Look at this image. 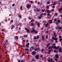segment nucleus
<instances>
[{
    "label": "nucleus",
    "mask_w": 62,
    "mask_h": 62,
    "mask_svg": "<svg viewBox=\"0 0 62 62\" xmlns=\"http://www.w3.org/2000/svg\"><path fill=\"white\" fill-rule=\"evenodd\" d=\"M34 32L35 34H36L38 33V31H36V30L34 29L32 30V31H31V33H32V32Z\"/></svg>",
    "instance_id": "f257e3e1"
},
{
    "label": "nucleus",
    "mask_w": 62,
    "mask_h": 62,
    "mask_svg": "<svg viewBox=\"0 0 62 62\" xmlns=\"http://www.w3.org/2000/svg\"><path fill=\"white\" fill-rule=\"evenodd\" d=\"M58 11L60 13H62V8L60 9Z\"/></svg>",
    "instance_id": "f03ea898"
},
{
    "label": "nucleus",
    "mask_w": 62,
    "mask_h": 62,
    "mask_svg": "<svg viewBox=\"0 0 62 62\" xmlns=\"http://www.w3.org/2000/svg\"><path fill=\"white\" fill-rule=\"evenodd\" d=\"M53 47L54 48V49H55L56 50H57L59 49V47H58V46L57 47H56V46H53Z\"/></svg>",
    "instance_id": "7ed1b4c3"
},
{
    "label": "nucleus",
    "mask_w": 62,
    "mask_h": 62,
    "mask_svg": "<svg viewBox=\"0 0 62 62\" xmlns=\"http://www.w3.org/2000/svg\"><path fill=\"white\" fill-rule=\"evenodd\" d=\"M31 7V5L27 4V8H29Z\"/></svg>",
    "instance_id": "20e7f679"
},
{
    "label": "nucleus",
    "mask_w": 62,
    "mask_h": 62,
    "mask_svg": "<svg viewBox=\"0 0 62 62\" xmlns=\"http://www.w3.org/2000/svg\"><path fill=\"white\" fill-rule=\"evenodd\" d=\"M55 56L57 59V58H59V56H58V54L56 55Z\"/></svg>",
    "instance_id": "39448f33"
},
{
    "label": "nucleus",
    "mask_w": 62,
    "mask_h": 62,
    "mask_svg": "<svg viewBox=\"0 0 62 62\" xmlns=\"http://www.w3.org/2000/svg\"><path fill=\"white\" fill-rule=\"evenodd\" d=\"M32 55H35V54H36V52L34 51L32 52Z\"/></svg>",
    "instance_id": "423d86ee"
},
{
    "label": "nucleus",
    "mask_w": 62,
    "mask_h": 62,
    "mask_svg": "<svg viewBox=\"0 0 62 62\" xmlns=\"http://www.w3.org/2000/svg\"><path fill=\"white\" fill-rule=\"evenodd\" d=\"M39 55H36L35 57V58H36L37 59H39Z\"/></svg>",
    "instance_id": "0eeeda50"
},
{
    "label": "nucleus",
    "mask_w": 62,
    "mask_h": 62,
    "mask_svg": "<svg viewBox=\"0 0 62 62\" xmlns=\"http://www.w3.org/2000/svg\"><path fill=\"white\" fill-rule=\"evenodd\" d=\"M47 13H51V11L49 10H47Z\"/></svg>",
    "instance_id": "6e6552de"
},
{
    "label": "nucleus",
    "mask_w": 62,
    "mask_h": 62,
    "mask_svg": "<svg viewBox=\"0 0 62 62\" xmlns=\"http://www.w3.org/2000/svg\"><path fill=\"white\" fill-rule=\"evenodd\" d=\"M62 48H61V47H60V48L59 49V52H60V53H61V52H62Z\"/></svg>",
    "instance_id": "1a4fd4ad"
},
{
    "label": "nucleus",
    "mask_w": 62,
    "mask_h": 62,
    "mask_svg": "<svg viewBox=\"0 0 62 62\" xmlns=\"http://www.w3.org/2000/svg\"><path fill=\"white\" fill-rule=\"evenodd\" d=\"M37 24L38 27H39V26H40V24L39 23V22H38Z\"/></svg>",
    "instance_id": "9d476101"
},
{
    "label": "nucleus",
    "mask_w": 62,
    "mask_h": 62,
    "mask_svg": "<svg viewBox=\"0 0 62 62\" xmlns=\"http://www.w3.org/2000/svg\"><path fill=\"white\" fill-rule=\"evenodd\" d=\"M27 32L28 33H30V31H29V29H27Z\"/></svg>",
    "instance_id": "9b49d317"
},
{
    "label": "nucleus",
    "mask_w": 62,
    "mask_h": 62,
    "mask_svg": "<svg viewBox=\"0 0 62 62\" xmlns=\"http://www.w3.org/2000/svg\"><path fill=\"white\" fill-rule=\"evenodd\" d=\"M49 22L50 23H52V20H50L49 21Z\"/></svg>",
    "instance_id": "f8f14e48"
},
{
    "label": "nucleus",
    "mask_w": 62,
    "mask_h": 62,
    "mask_svg": "<svg viewBox=\"0 0 62 62\" xmlns=\"http://www.w3.org/2000/svg\"><path fill=\"white\" fill-rule=\"evenodd\" d=\"M42 39H43V40H44V35L43 36H42Z\"/></svg>",
    "instance_id": "ddd939ff"
},
{
    "label": "nucleus",
    "mask_w": 62,
    "mask_h": 62,
    "mask_svg": "<svg viewBox=\"0 0 62 62\" xmlns=\"http://www.w3.org/2000/svg\"><path fill=\"white\" fill-rule=\"evenodd\" d=\"M49 24V23H47L46 24H45V25L46 26V28L47 26H48V24Z\"/></svg>",
    "instance_id": "4468645a"
},
{
    "label": "nucleus",
    "mask_w": 62,
    "mask_h": 62,
    "mask_svg": "<svg viewBox=\"0 0 62 62\" xmlns=\"http://www.w3.org/2000/svg\"><path fill=\"white\" fill-rule=\"evenodd\" d=\"M59 40L60 41V42H62V38H60L59 39Z\"/></svg>",
    "instance_id": "2eb2a0df"
},
{
    "label": "nucleus",
    "mask_w": 62,
    "mask_h": 62,
    "mask_svg": "<svg viewBox=\"0 0 62 62\" xmlns=\"http://www.w3.org/2000/svg\"><path fill=\"white\" fill-rule=\"evenodd\" d=\"M53 47V46H52V47H51V46H49L48 47V49H51V48H52Z\"/></svg>",
    "instance_id": "dca6fc26"
},
{
    "label": "nucleus",
    "mask_w": 62,
    "mask_h": 62,
    "mask_svg": "<svg viewBox=\"0 0 62 62\" xmlns=\"http://www.w3.org/2000/svg\"><path fill=\"white\" fill-rule=\"evenodd\" d=\"M54 22H56V21H57V19L56 18H55L54 19Z\"/></svg>",
    "instance_id": "f3484780"
},
{
    "label": "nucleus",
    "mask_w": 62,
    "mask_h": 62,
    "mask_svg": "<svg viewBox=\"0 0 62 62\" xmlns=\"http://www.w3.org/2000/svg\"><path fill=\"white\" fill-rule=\"evenodd\" d=\"M50 45V43H49L48 44H47V47H49V46Z\"/></svg>",
    "instance_id": "a211bd4d"
},
{
    "label": "nucleus",
    "mask_w": 62,
    "mask_h": 62,
    "mask_svg": "<svg viewBox=\"0 0 62 62\" xmlns=\"http://www.w3.org/2000/svg\"><path fill=\"white\" fill-rule=\"evenodd\" d=\"M15 38L16 39H18V36H16L15 37Z\"/></svg>",
    "instance_id": "6ab92c4d"
},
{
    "label": "nucleus",
    "mask_w": 62,
    "mask_h": 62,
    "mask_svg": "<svg viewBox=\"0 0 62 62\" xmlns=\"http://www.w3.org/2000/svg\"><path fill=\"white\" fill-rule=\"evenodd\" d=\"M21 47H24V45H23L21 46Z\"/></svg>",
    "instance_id": "aec40b11"
},
{
    "label": "nucleus",
    "mask_w": 62,
    "mask_h": 62,
    "mask_svg": "<svg viewBox=\"0 0 62 62\" xmlns=\"http://www.w3.org/2000/svg\"><path fill=\"white\" fill-rule=\"evenodd\" d=\"M38 18L39 19H41V17H40V16H39L38 17Z\"/></svg>",
    "instance_id": "412c9836"
},
{
    "label": "nucleus",
    "mask_w": 62,
    "mask_h": 62,
    "mask_svg": "<svg viewBox=\"0 0 62 62\" xmlns=\"http://www.w3.org/2000/svg\"><path fill=\"white\" fill-rule=\"evenodd\" d=\"M24 38H27V35H24Z\"/></svg>",
    "instance_id": "4be33fe9"
},
{
    "label": "nucleus",
    "mask_w": 62,
    "mask_h": 62,
    "mask_svg": "<svg viewBox=\"0 0 62 62\" xmlns=\"http://www.w3.org/2000/svg\"><path fill=\"white\" fill-rule=\"evenodd\" d=\"M41 11H42V12H44V11H45V9H44V10L42 9L41 10Z\"/></svg>",
    "instance_id": "5701e85b"
},
{
    "label": "nucleus",
    "mask_w": 62,
    "mask_h": 62,
    "mask_svg": "<svg viewBox=\"0 0 62 62\" xmlns=\"http://www.w3.org/2000/svg\"><path fill=\"white\" fill-rule=\"evenodd\" d=\"M20 8V10H22L23 8V7L22 6H21Z\"/></svg>",
    "instance_id": "b1692460"
},
{
    "label": "nucleus",
    "mask_w": 62,
    "mask_h": 62,
    "mask_svg": "<svg viewBox=\"0 0 62 62\" xmlns=\"http://www.w3.org/2000/svg\"><path fill=\"white\" fill-rule=\"evenodd\" d=\"M18 17H19V18H22V16H21L20 15H19L18 16Z\"/></svg>",
    "instance_id": "393cba45"
},
{
    "label": "nucleus",
    "mask_w": 62,
    "mask_h": 62,
    "mask_svg": "<svg viewBox=\"0 0 62 62\" xmlns=\"http://www.w3.org/2000/svg\"><path fill=\"white\" fill-rule=\"evenodd\" d=\"M25 50H26V51H29V49H26Z\"/></svg>",
    "instance_id": "a878e982"
},
{
    "label": "nucleus",
    "mask_w": 62,
    "mask_h": 62,
    "mask_svg": "<svg viewBox=\"0 0 62 62\" xmlns=\"http://www.w3.org/2000/svg\"><path fill=\"white\" fill-rule=\"evenodd\" d=\"M39 35H38L37 36V39H38V38H39Z\"/></svg>",
    "instance_id": "bb28decb"
},
{
    "label": "nucleus",
    "mask_w": 62,
    "mask_h": 62,
    "mask_svg": "<svg viewBox=\"0 0 62 62\" xmlns=\"http://www.w3.org/2000/svg\"><path fill=\"white\" fill-rule=\"evenodd\" d=\"M55 40H57V39L56 38H55V39H54Z\"/></svg>",
    "instance_id": "cd10ccee"
},
{
    "label": "nucleus",
    "mask_w": 62,
    "mask_h": 62,
    "mask_svg": "<svg viewBox=\"0 0 62 62\" xmlns=\"http://www.w3.org/2000/svg\"><path fill=\"white\" fill-rule=\"evenodd\" d=\"M28 19L29 20H31V19H32V18L31 17H29L28 18Z\"/></svg>",
    "instance_id": "c85d7f7f"
},
{
    "label": "nucleus",
    "mask_w": 62,
    "mask_h": 62,
    "mask_svg": "<svg viewBox=\"0 0 62 62\" xmlns=\"http://www.w3.org/2000/svg\"><path fill=\"white\" fill-rule=\"evenodd\" d=\"M34 21V19H33L32 20H31V21L30 22L31 23L32 22H33Z\"/></svg>",
    "instance_id": "c756f323"
},
{
    "label": "nucleus",
    "mask_w": 62,
    "mask_h": 62,
    "mask_svg": "<svg viewBox=\"0 0 62 62\" xmlns=\"http://www.w3.org/2000/svg\"><path fill=\"white\" fill-rule=\"evenodd\" d=\"M58 23H60V21L59 20H58L57 21Z\"/></svg>",
    "instance_id": "7c9ffc66"
},
{
    "label": "nucleus",
    "mask_w": 62,
    "mask_h": 62,
    "mask_svg": "<svg viewBox=\"0 0 62 62\" xmlns=\"http://www.w3.org/2000/svg\"><path fill=\"white\" fill-rule=\"evenodd\" d=\"M37 48H35L34 49L35 51H37Z\"/></svg>",
    "instance_id": "2f4dec72"
},
{
    "label": "nucleus",
    "mask_w": 62,
    "mask_h": 62,
    "mask_svg": "<svg viewBox=\"0 0 62 62\" xmlns=\"http://www.w3.org/2000/svg\"><path fill=\"white\" fill-rule=\"evenodd\" d=\"M42 14L40 16V17L41 18V17H42Z\"/></svg>",
    "instance_id": "473e14b6"
},
{
    "label": "nucleus",
    "mask_w": 62,
    "mask_h": 62,
    "mask_svg": "<svg viewBox=\"0 0 62 62\" xmlns=\"http://www.w3.org/2000/svg\"><path fill=\"white\" fill-rule=\"evenodd\" d=\"M43 15H46V14H45V13H44L43 14H42Z\"/></svg>",
    "instance_id": "72a5a7b5"
},
{
    "label": "nucleus",
    "mask_w": 62,
    "mask_h": 62,
    "mask_svg": "<svg viewBox=\"0 0 62 62\" xmlns=\"http://www.w3.org/2000/svg\"><path fill=\"white\" fill-rule=\"evenodd\" d=\"M50 1H48L47 4H50Z\"/></svg>",
    "instance_id": "f704fd0d"
},
{
    "label": "nucleus",
    "mask_w": 62,
    "mask_h": 62,
    "mask_svg": "<svg viewBox=\"0 0 62 62\" xmlns=\"http://www.w3.org/2000/svg\"><path fill=\"white\" fill-rule=\"evenodd\" d=\"M43 51H44V49H42L41 50V52H43Z\"/></svg>",
    "instance_id": "c9c22d12"
},
{
    "label": "nucleus",
    "mask_w": 62,
    "mask_h": 62,
    "mask_svg": "<svg viewBox=\"0 0 62 62\" xmlns=\"http://www.w3.org/2000/svg\"><path fill=\"white\" fill-rule=\"evenodd\" d=\"M54 60H55V61H58V60L56 59H54Z\"/></svg>",
    "instance_id": "e433bc0d"
},
{
    "label": "nucleus",
    "mask_w": 62,
    "mask_h": 62,
    "mask_svg": "<svg viewBox=\"0 0 62 62\" xmlns=\"http://www.w3.org/2000/svg\"><path fill=\"white\" fill-rule=\"evenodd\" d=\"M26 47H29V46L28 45L26 44Z\"/></svg>",
    "instance_id": "4c0bfd02"
},
{
    "label": "nucleus",
    "mask_w": 62,
    "mask_h": 62,
    "mask_svg": "<svg viewBox=\"0 0 62 62\" xmlns=\"http://www.w3.org/2000/svg\"><path fill=\"white\" fill-rule=\"evenodd\" d=\"M50 52H51V51L50 50H49L48 51V53H48V54H50Z\"/></svg>",
    "instance_id": "58836bf2"
},
{
    "label": "nucleus",
    "mask_w": 62,
    "mask_h": 62,
    "mask_svg": "<svg viewBox=\"0 0 62 62\" xmlns=\"http://www.w3.org/2000/svg\"><path fill=\"white\" fill-rule=\"evenodd\" d=\"M15 6V4H13L12 5V6L13 7H14Z\"/></svg>",
    "instance_id": "ea45409f"
},
{
    "label": "nucleus",
    "mask_w": 62,
    "mask_h": 62,
    "mask_svg": "<svg viewBox=\"0 0 62 62\" xmlns=\"http://www.w3.org/2000/svg\"><path fill=\"white\" fill-rule=\"evenodd\" d=\"M13 27H14V26H13L11 28V29H13Z\"/></svg>",
    "instance_id": "a19ab883"
},
{
    "label": "nucleus",
    "mask_w": 62,
    "mask_h": 62,
    "mask_svg": "<svg viewBox=\"0 0 62 62\" xmlns=\"http://www.w3.org/2000/svg\"><path fill=\"white\" fill-rule=\"evenodd\" d=\"M46 7L47 8H49V7L48 6H46Z\"/></svg>",
    "instance_id": "79ce46f5"
},
{
    "label": "nucleus",
    "mask_w": 62,
    "mask_h": 62,
    "mask_svg": "<svg viewBox=\"0 0 62 62\" xmlns=\"http://www.w3.org/2000/svg\"><path fill=\"white\" fill-rule=\"evenodd\" d=\"M11 23H13V20H11Z\"/></svg>",
    "instance_id": "37998d69"
},
{
    "label": "nucleus",
    "mask_w": 62,
    "mask_h": 62,
    "mask_svg": "<svg viewBox=\"0 0 62 62\" xmlns=\"http://www.w3.org/2000/svg\"><path fill=\"white\" fill-rule=\"evenodd\" d=\"M51 12H53V11H54V9H52V10H51Z\"/></svg>",
    "instance_id": "c03bdc74"
},
{
    "label": "nucleus",
    "mask_w": 62,
    "mask_h": 62,
    "mask_svg": "<svg viewBox=\"0 0 62 62\" xmlns=\"http://www.w3.org/2000/svg\"><path fill=\"white\" fill-rule=\"evenodd\" d=\"M31 25H32V26H34V24H33V23H31Z\"/></svg>",
    "instance_id": "a18cd8bd"
},
{
    "label": "nucleus",
    "mask_w": 62,
    "mask_h": 62,
    "mask_svg": "<svg viewBox=\"0 0 62 62\" xmlns=\"http://www.w3.org/2000/svg\"><path fill=\"white\" fill-rule=\"evenodd\" d=\"M47 16H50V14H49V13H47Z\"/></svg>",
    "instance_id": "49530a36"
},
{
    "label": "nucleus",
    "mask_w": 62,
    "mask_h": 62,
    "mask_svg": "<svg viewBox=\"0 0 62 62\" xmlns=\"http://www.w3.org/2000/svg\"><path fill=\"white\" fill-rule=\"evenodd\" d=\"M53 33H54V35H55V33L53 31Z\"/></svg>",
    "instance_id": "de8ad7c7"
},
{
    "label": "nucleus",
    "mask_w": 62,
    "mask_h": 62,
    "mask_svg": "<svg viewBox=\"0 0 62 62\" xmlns=\"http://www.w3.org/2000/svg\"><path fill=\"white\" fill-rule=\"evenodd\" d=\"M52 39H54H54H55V38H54V37H53L52 38Z\"/></svg>",
    "instance_id": "09e8293b"
},
{
    "label": "nucleus",
    "mask_w": 62,
    "mask_h": 62,
    "mask_svg": "<svg viewBox=\"0 0 62 62\" xmlns=\"http://www.w3.org/2000/svg\"><path fill=\"white\" fill-rule=\"evenodd\" d=\"M30 3L31 4H32V3H33V2L32 1H31Z\"/></svg>",
    "instance_id": "8fccbe9b"
},
{
    "label": "nucleus",
    "mask_w": 62,
    "mask_h": 62,
    "mask_svg": "<svg viewBox=\"0 0 62 62\" xmlns=\"http://www.w3.org/2000/svg\"><path fill=\"white\" fill-rule=\"evenodd\" d=\"M31 48H32V49H33V50L34 47H33L32 46V47H31Z\"/></svg>",
    "instance_id": "3c124183"
},
{
    "label": "nucleus",
    "mask_w": 62,
    "mask_h": 62,
    "mask_svg": "<svg viewBox=\"0 0 62 62\" xmlns=\"http://www.w3.org/2000/svg\"><path fill=\"white\" fill-rule=\"evenodd\" d=\"M50 61H51V60H50V59H49L48 60V62H50Z\"/></svg>",
    "instance_id": "603ef678"
},
{
    "label": "nucleus",
    "mask_w": 62,
    "mask_h": 62,
    "mask_svg": "<svg viewBox=\"0 0 62 62\" xmlns=\"http://www.w3.org/2000/svg\"><path fill=\"white\" fill-rule=\"evenodd\" d=\"M23 42H24L25 41V40H23Z\"/></svg>",
    "instance_id": "864d4df0"
},
{
    "label": "nucleus",
    "mask_w": 62,
    "mask_h": 62,
    "mask_svg": "<svg viewBox=\"0 0 62 62\" xmlns=\"http://www.w3.org/2000/svg\"><path fill=\"white\" fill-rule=\"evenodd\" d=\"M55 16H57V13H55Z\"/></svg>",
    "instance_id": "5fc2aeb1"
},
{
    "label": "nucleus",
    "mask_w": 62,
    "mask_h": 62,
    "mask_svg": "<svg viewBox=\"0 0 62 62\" xmlns=\"http://www.w3.org/2000/svg\"><path fill=\"white\" fill-rule=\"evenodd\" d=\"M34 39H37V38H36V37H35L34 38Z\"/></svg>",
    "instance_id": "6e6d98bb"
},
{
    "label": "nucleus",
    "mask_w": 62,
    "mask_h": 62,
    "mask_svg": "<svg viewBox=\"0 0 62 62\" xmlns=\"http://www.w3.org/2000/svg\"><path fill=\"white\" fill-rule=\"evenodd\" d=\"M55 5V2H54V5H53V6H54V5Z\"/></svg>",
    "instance_id": "4d7b16f0"
},
{
    "label": "nucleus",
    "mask_w": 62,
    "mask_h": 62,
    "mask_svg": "<svg viewBox=\"0 0 62 62\" xmlns=\"http://www.w3.org/2000/svg\"><path fill=\"white\" fill-rule=\"evenodd\" d=\"M46 39H48V35H47L46 36Z\"/></svg>",
    "instance_id": "13d9d810"
},
{
    "label": "nucleus",
    "mask_w": 62,
    "mask_h": 62,
    "mask_svg": "<svg viewBox=\"0 0 62 62\" xmlns=\"http://www.w3.org/2000/svg\"><path fill=\"white\" fill-rule=\"evenodd\" d=\"M39 49H40V48H37V50H39Z\"/></svg>",
    "instance_id": "bf43d9fd"
},
{
    "label": "nucleus",
    "mask_w": 62,
    "mask_h": 62,
    "mask_svg": "<svg viewBox=\"0 0 62 62\" xmlns=\"http://www.w3.org/2000/svg\"><path fill=\"white\" fill-rule=\"evenodd\" d=\"M54 53H56V50H54Z\"/></svg>",
    "instance_id": "052dcab7"
},
{
    "label": "nucleus",
    "mask_w": 62,
    "mask_h": 62,
    "mask_svg": "<svg viewBox=\"0 0 62 62\" xmlns=\"http://www.w3.org/2000/svg\"><path fill=\"white\" fill-rule=\"evenodd\" d=\"M51 41H53L54 40H53L52 39L51 40Z\"/></svg>",
    "instance_id": "680f3d73"
},
{
    "label": "nucleus",
    "mask_w": 62,
    "mask_h": 62,
    "mask_svg": "<svg viewBox=\"0 0 62 62\" xmlns=\"http://www.w3.org/2000/svg\"><path fill=\"white\" fill-rule=\"evenodd\" d=\"M62 28L61 27H59V29H61Z\"/></svg>",
    "instance_id": "e2e57ef3"
},
{
    "label": "nucleus",
    "mask_w": 62,
    "mask_h": 62,
    "mask_svg": "<svg viewBox=\"0 0 62 62\" xmlns=\"http://www.w3.org/2000/svg\"><path fill=\"white\" fill-rule=\"evenodd\" d=\"M32 61H36L35 60H32Z\"/></svg>",
    "instance_id": "0e129e2a"
},
{
    "label": "nucleus",
    "mask_w": 62,
    "mask_h": 62,
    "mask_svg": "<svg viewBox=\"0 0 62 62\" xmlns=\"http://www.w3.org/2000/svg\"><path fill=\"white\" fill-rule=\"evenodd\" d=\"M41 30H43V28H42Z\"/></svg>",
    "instance_id": "69168bd1"
},
{
    "label": "nucleus",
    "mask_w": 62,
    "mask_h": 62,
    "mask_svg": "<svg viewBox=\"0 0 62 62\" xmlns=\"http://www.w3.org/2000/svg\"><path fill=\"white\" fill-rule=\"evenodd\" d=\"M21 62H23V60H21Z\"/></svg>",
    "instance_id": "338daca9"
},
{
    "label": "nucleus",
    "mask_w": 62,
    "mask_h": 62,
    "mask_svg": "<svg viewBox=\"0 0 62 62\" xmlns=\"http://www.w3.org/2000/svg\"><path fill=\"white\" fill-rule=\"evenodd\" d=\"M6 42H8V40H6Z\"/></svg>",
    "instance_id": "774afa93"
}]
</instances>
